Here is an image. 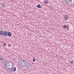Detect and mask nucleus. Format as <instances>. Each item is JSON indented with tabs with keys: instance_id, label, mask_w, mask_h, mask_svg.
Returning a JSON list of instances; mask_svg holds the SVG:
<instances>
[{
	"instance_id": "9",
	"label": "nucleus",
	"mask_w": 74,
	"mask_h": 74,
	"mask_svg": "<svg viewBox=\"0 0 74 74\" xmlns=\"http://www.w3.org/2000/svg\"><path fill=\"white\" fill-rule=\"evenodd\" d=\"M37 7L39 8H41V6H40V5L39 4L37 6Z\"/></svg>"
},
{
	"instance_id": "8",
	"label": "nucleus",
	"mask_w": 74,
	"mask_h": 74,
	"mask_svg": "<svg viewBox=\"0 0 74 74\" xmlns=\"http://www.w3.org/2000/svg\"><path fill=\"white\" fill-rule=\"evenodd\" d=\"M3 31H0V35H3Z\"/></svg>"
},
{
	"instance_id": "12",
	"label": "nucleus",
	"mask_w": 74,
	"mask_h": 74,
	"mask_svg": "<svg viewBox=\"0 0 74 74\" xmlns=\"http://www.w3.org/2000/svg\"><path fill=\"white\" fill-rule=\"evenodd\" d=\"M3 60V58L0 57V60Z\"/></svg>"
},
{
	"instance_id": "2",
	"label": "nucleus",
	"mask_w": 74,
	"mask_h": 74,
	"mask_svg": "<svg viewBox=\"0 0 74 74\" xmlns=\"http://www.w3.org/2000/svg\"><path fill=\"white\" fill-rule=\"evenodd\" d=\"M18 63L21 68L28 67V63L25 60H21L18 62Z\"/></svg>"
},
{
	"instance_id": "15",
	"label": "nucleus",
	"mask_w": 74,
	"mask_h": 74,
	"mask_svg": "<svg viewBox=\"0 0 74 74\" xmlns=\"http://www.w3.org/2000/svg\"><path fill=\"white\" fill-rule=\"evenodd\" d=\"M3 45H4V46H6V44L5 43H4L3 44Z\"/></svg>"
},
{
	"instance_id": "10",
	"label": "nucleus",
	"mask_w": 74,
	"mask_h": 74,
	"mask_svg": "<svg viewBox=\"0 0 74 74\" xmlns=\"http://www.w3.org/2000/svg\"><path fill=\"white\" fill-rule=\"evenodd\" d=\"M44 2L45 4H48V2L47 1H45Z\"/></svg>"
},
{
	"instance_id": "5",
	"label": "nucleus",
	"mask_w": 74,
	"mask_h": 74,
	"mask_svg": "<svg viewBox=\"0 0 74 74\" xmlns=\"http://www.w3.org/2000/svg\"><path fill=\"white\" fill-rule=\"evenodd\" d=\"M3 35L5 36H8V32H7L5 31L3 32Z\"/></svg>"
},
{
	"instance_id": "14",
	"label": "nucleus",
	"mask_w": 74,
	"mask_h": 74,
	"mask_svg": "<svg viewBox=\"0 0 74 74\" xmlns=\"http://www.w3.org/2000/svg\"><path fill=\"white\" fill-rule=\"evenodd\" d=\"M35 61H36V59L34 58L33 60V62H35Z\"/></svg>"
},
{
	"instance_id": "13",
	"label": "nucleus",
	"mask_w": 74,
	"mask_h": 74,
	"mask_svg": "<svg viewBox=\"0 0 74 74\" xmlns=\"http://www.w3.org/2000/svg\"><path fill=\"white\" fill-rule=\"evenodd\" d=\"M73 63H74V62L73 61H72L71 62V64H73Z\"/></svg>"
},
{
	"instance_id": "6",
	"label": "nucleus",
	"mask_w": 74,
	"mask_h": 74,
	"mask_svg": "<svg viewBox=\"0 0 74 74\" xmlns=\"http://www.w3.org/2000/svg\"><path fill=\"white\" fill-rule=\"evenodd\" d=\"M1 5L2 7H3V8H5L6 5L4 3H2Z\"/></svg>"
},
{
	"instance_id": "4",
	"label": "nucleus",
	"mask_w": 74,
	"mask_h": 74,
	"mask_svg": "<svg viewBox=\"0 0 74 74\" xmlns=\"http://www.w3.org/2000/svg\"><path fill=\"white\" fill-rule=\"evenodd\" d=\"M64 18L65 20V21H66L69 18V16L67 15H65L64 16Z\"/></svg>"
},
{
	"instance_id": "3",
	"label": "nucleus",
	"mask_w": 74,
	"mask_h": 74,
	"mask_svg": "<svg viewBox=\"0 0 74 74\" xmlns=\"http://www.w3.org/2000/svg\"><path fill=\"white\" fill-rule=\"evenodd\" d=\"M67 4L71 5L72 7L74 6V0H66Z\"/></svg>"
},
{
	"instance_id": "11",
	"label": "nucleus",
	"mask_w": 74,
	"mask_h": 74,
	"mask_svg": "<svg viewBox=\"0 0 74 74\" xmlns=\"http://www.w3.org/2000/svg\"><path fill=\"white\" fill-rule=\"evenodd\" d=\"M63 27L64 29H65V28H66V25H64Z\"/></svg>"
},
{
	"instance_id": "1",
	"label": "nucleus",
	"mask_w": 74,
	"mask_h": 74,
	"mask_svg": "<svg viewBox=\"0 0 74 74\" xmlns=\"http://www.w3.org/2000/svg\"><path fill=\"white\" fill-rule=\"evenodd\" d=\"M10 63H11V62H10L8 61H6L5 62V69L6 71L8 70L9 71H16V67H14V66H13V63H11L12 64V65L13 66L12 68L9 69V67L10 66ZM13 67L14 69H13Z\"/></svg>"
},
{
	"instance_id": "7",
	"label": "nucleus",
	"mask_w": 74,
	"mask_h": 74,
	"mask_svg": "<svg viewBox=\"0 0 74 74\" xmlns=\"http://www.w3.org/2000/svg\"><path fill=\"white\" fill-rule=\"evenodd\" d=\"M8 36H9V37H10L12 36V34H11V33L10 32H9L8 33Z\"/></svg>"
}]
</instances>
